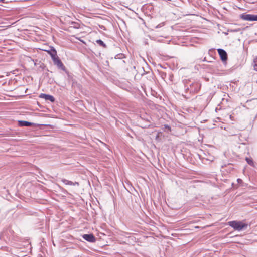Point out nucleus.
<instances>
[{
  "instance_id": "f257e3e1",
  "label": "nucleus",
  "mask_w": 257,
  "mask_h": 257,
  "mask_svg": "<svg viewBox=\"0 0 257 257\" xmlns=\"http://www.w3.org/2000/svg\"><path fill=\"white\" fill-rule=\"evenodd\" d=\"M185 84V89L186 92L190 93H197L200 89L201 84L198 81L186 80Z\"/></svg>"
},
{
  "instance_id": "f03ea898",
  "label": "nucleus",
  "mask_w": 257,
  "mask_h": 257,
  "mask_svg": "<svg viewBox=\"0 0 257 257\" xmlns=\"http://www.w3.org/2000/svg\"><path fill=\"white\" fill-rule=\"evenodd\" d=\"M228 225L235 230L241 231L246 229L248 225L240 221H231L228 222Z\"/></svg>"
},
{
  "instance_id": "7ed1b4c3",
  "label": "nucleus",
  "mask_w": 257,
  "mask_h": 257,
  "mask_svg": "<svg viewBox=\"0 0 257 257\" xmlns=\"http://www.w3.org/2000/svg\"><path fill=\"white\" fill-rule=\"evenodd\" d=\"M240 18L242 20L248 21H254V15L248 14L246 13H243L240 15Z\"/></svg>"
},
{
  "instance_id": "20e7f679",
  "label": "nucleus",
  "mask_w": 257,
  "mask_h": 257,
  "mask_svg": "<svg viewBox=\"0 0 257 257\" xmlns=\"http://www.w3.org/2000/svg\"><path fill=\"white\" fill-rule=\"evenodd\" d=\"M53 61L54 65H56L58 68L61 69L63 71H65V67L58 56L54 59Z\"/></svg>"
},
{
  "instance_id": "39448f33",
  "label": "nucleus",
  "mask_w": 257,
  "mask_h": 257,
  "mask_svg": "<svg viewBox=\"0 0 257 257\" xmlns=\"http://www.w3.org/2000/svg\"><path fill=\"white\" fill-rule=\"evenodd\" d=\"M217 51L221 60L223 62L226 61L228 58L226 52L224 49L221 48L218 49Z\"/></svg>"
},
{
  "instance_id": "423d86ee",
  "label": "nucleus",
  "mask_w": 257,
  "mask_h": 257,
  "mask_svg": "<svg viewBox=\"0 0 257 257\" xmlns=\"http://www.w3.org/2000/svg\"><path fill=\"white\" fill-rule=\"evenodd\" d=\"M82 238L85 240L93 243L96 241V238L93 234H85L82 235Z\"/></svg>"
},
{
  "instance_id": "0eeeda50",
  "label": "nucleus",
  "mask_w": 257,
  "mask_h": 257,
  "mask_svg": "<svg viewBox=\"0 0 257 257\" xmlns=\"http://www.w3.org/2000/svg\"><path fill=\"white\" fill-rule=\"evenodd\" d=\"M50 55L52 60L57 57V52L54 47H51L49 50H45Z\"/></svg>"
},
{
  "instance_id": "6e6552de",
  "label": "nucleus",
  "mask_w": 257,
  "mask_h": 257,
  "mask_svg": "<svg viewBox=\"0 0 257 257\" xmlns=\"http://www.w3.org/2000/svg\"><path fill=\"white\" fill-rule=\"evenodd\" d=\"M39 97L41 98L45 99L46 100H49L52 102H53L55 101L54 97L53 96L49 95V94L41 93Z\"/></svg>"
},
{
  "instance_id": "1a4fd4ad",
  "label": "nucleus",
  "mask_w": 257,
  "mask_h": 257,
  "mask_svg": "<svg viewBox=\"0 0 257 257\" xmlns=\"http://www.w3.org/2000/svg\"><path fill=\"white\" fill-rule=\"evenodd\" d=\"M61 181L66 185H71V186H79V183L77 182H73L71 181L68 180L66 179H62Z\"/></svg>"
},
{
  "instance_id": "9d476101",
  "label": "nucleus",
  "mask_w": 257,
  "mask_h": 257,
  "mask_svg": "<svg viewBox=\"0 0 257 257\" xmlns=\"http://www.w3.org/2000/svg\"><path fill=\"white\" fill-rule=\"evenodd\" d=\"M18 125L19 126H30L33 125V123L25 120H19Z\"/></svg>"
},
{
  "instance_id": "9b49d317",
  "label": "nucleus",
  "mask_w": 257,
  "mask_h": 257,
  "mask_svg": "<svg viewBox=\"0 0 257 257\" xmlns=\"http://www.w3.org/2000/svg\"><path fill=\"white\" fill-rule=\"evenodd\" d=\"M245 160L246 161L247 163L250 166L254 167V163L253 162V161L252 159L246 157L245 158Z\"/></svg>"
},
{
  "instance_id": "f8f14e48",
  "label": "nucleus",
  "mask_w": 257,
  "mask_h": 257,
  "mask_svg": "<svg viewBox=\"0 0 257 257\" xmlns=\"http://www.w3.org/2000/svg\"><path fill=\"white\" fill-rule=\"evenodd\" d=\"M96 43L98 44H99V45L102 46L104 48H106V44L104 43V42L103 41H102L100 39L96 40Z\"/></svg>"
},
{
  "instance_id": "ddd939ff",
  "label": "nucleus",
  "mask_w": 257,
  "mask_h": 257,
  "mask_svg": "<svg viewBox=\"0 0 257 257\" xmlns=\"http://www.w3.org/2000/svg\"><path fill=\"white\" fill-rule=\"evenodd\" d=\"M71 27L76 29H78L79 28V24L78 23L75 22H71Z\"/></svg>"
},
{
  "instance_id": "4468645a",
  "label": "nucleus",
  "mask_w": 257,
  "mask_h": 257,
  "mask_svg": "<svg viewBox=\"0 0 257 257\" xmlns=\"http://www.w3.org/2000/svg\"><path fill=\"white\" fill-rule=\"evenodd\" d=\"M253 66L254 67V70L257 71V57L254 58L253 60Z\"/></svg>"
},
{
  "instance_id": "2eb2a0df",
  "label": "nucleus",
  "mask_w": 257,
  "mask_h": 257,
  "mask_svg": "<svg viewBox=\"0 0 257 257\" xmlns=\"http://www.w3.org/2000/svg\"><path fill=\"white\" fill-rule=\"evenodd\" d=\"M164 25V22L161 23L157 25L156 26H155V28H161V27H163Z\"/></svg>"
},
{
  "instance_id": "dca6fc26",
  "label": "nucleus",
  "mask_w": 257,
  "mask_h": 257,
  "mask_svg": "<svg viewBox=\"0 0 257 257\" xmlns=\"http://www.w3.org/2000/svg\"><path fill=\"white\" fill-rule=\"evenodd\" d=\"M237 181L238 182V183H240L242 182V180L241 179L238 178L237 179Z\"/></svg>"
},
{
  "instance_id": "f3484780",
  "label": "nucleus",
  "mask_w": 257,
  "mask_h": 257,
  "mask_svg": "<svg viewBox=\"0 0 257 257\" xmlns=\"http://www.w3.org/2000/svg\"><path fill=\"white\" fill-rule=\"evenodd\" d=\"M99 27L101 28V29H102L103 30H105V27L103 25H99Z\"/></svg>"
},
{
  "instance_id": "a211bd4d",
  "label": "nucleus",
  "mask_w": 257,
  "mask_h": 257,
  "mask_svg": "<svg viewBox=\"0 0 257 257\" xmlns=\"http://www.w3.org/2000/svg\"><path fill=\"white\" fill-rule=\"evenodd\" d=\"M254 21H257V15H254Z\"/></svg>"
},
{
  "instance_id": "6ab92c4d",
  "label": "nucleus",
  "mask_w": 257,
  "mask_h": 257,
  "mask_svg": "<svg viewBox=\"0 0 257 257\" xmlns=\"http://www.w3.org/2000/svg\"><path fill=\"white\" fill-rule=\"evenodd\" d=\"M165 127L167 128L168 129L170 130L171 129L170 127L168 125H165Z\"/></svg>"
},
{
  "instance_id": "aec40b11",
  "label": "nucleus",
  "mask_w": 257,
  "mask_h": 257,
  "mask_svg": "<svg viewBox=\"0 0 257 257\" xmlns=\"http://www.w3.org/2000/svg\"><path fill=\"white\" fill-rule=\"evenodd\" d=\"M6 0H0V2L3 3H8V1H5Z\"/></svg>"
},
{
  "instance_id": "412c9836",
  "label": "nucleus",
  "mask_w": 257,
  "mask_h": 257,
  "mask_svg": "<svg viewBox=\"0 0 257 257\" xmlns=\"http://www.w3.org/2000/svg\"><path fill=\"white\" fill-rule=\"evenodd\" d=\"M237 31L236 30H231L230 32H237Z\"/></svg>"
}]
</instances>
